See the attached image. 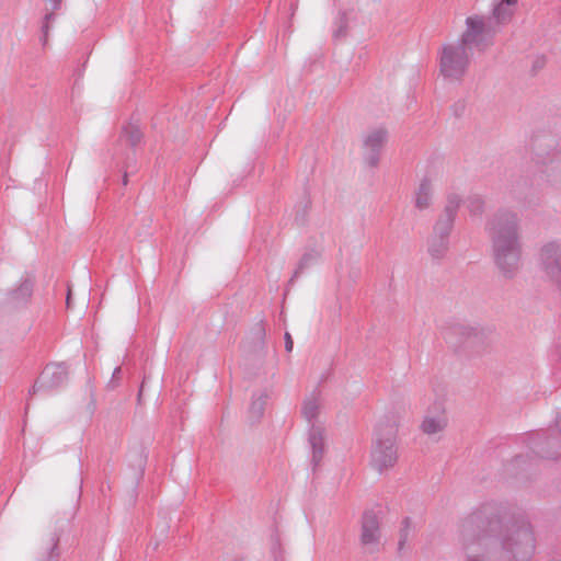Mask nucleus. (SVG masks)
Segmentation results:
<instances>
[{"label":"nucleus","mask_w":561,"mask_h":561,"mask_svg":"<svg viewBox=\"0 0 561 561\" xmlns=\"http://www.w3.org/2000/svg\"><path fill=\"white\" fill-rule=\"evenodd\" d=\"M501 522L486 519L482 512L466 517L460 525V542L467 561H528L535 552L529 523L516 520L500 534Z\"/></svg>","instance_id":"nucleus-1"},{"label":"nucleus","mask_w":561,"mask_h":561,"mask_svg":"<svg viewBox=\"0 0 561 561\" xmlns=\"http://www.w3.org/2000/svg\"><path fill=\"white\" fill-rule=\"evenodd\" d=\"M519 220L517 213L500 209L486 224L495 265L508 278H512L522 265Z\"/></svg>","instance_id":"nucleus-2"},{"label":"nucleus","mask_w":561,"mask_h":561,"mask_svg":"<svg viewBox=\"0 0 561 561\" xmlns=\"http://www.w3.org/2000/svg\"><path fill=\"white\" fill-rule=\"evenodd\" d=\"M397 426L379 424L371 450V466L380 473L391 469L398 461Z\"/></svg>","instance_id":"nucleus-3"},{"label":"nucleus","mask_w":561,"mask_h":561,"mask_svg":"<svg viewBox=\"0 0 561 561\" xmlns=\"http://www.w3.org/2000/svg\"><path fill=\"white\" fill-rule=\"evenodd\" d=\"M471 56V47H466L459 42L444 45L439 57L440 73L448 79H461L467 72Z\"/></svg>","instance_id":"nucleus-4"},{"label":"nucleus","mask_w":561,"mask_h":561,"mask_svg":"<svg viewBox=\"0 0 561 561\" xmlns=\"http://www.w3.org/2000/svg\"><path fill=\"white\" fill-rule=\"evenodd\" d=\"M67 381L68 367L64 363L48 364L30 390V394H35L37 391L57 390L65 386Z\"/></svg>","instance_id":"nucleus-5"},{"label":"nucleus","mask_w":561,"mask_h":561,"mask_svg":"<svg viewBox=\"0 0 561 561\" xmlns=\"http://www.w3.org/2000/svg\"><path fill=\"white\" fill-rule=\"evenodd\" d=\"M485 332L482 328L463 323L453 324L447 333V342L466 347H474L483 343Z\"/></svg>","instance_id":"nucleus-6"},{"label":"nucleus","mask_w":561,"mask_h":561,"mask_svg":"<svg viewBox=\"0 0 561 561\" xmlns=\"http://www.w3.org/2000/svg\"><path fill=\"white\" fill-rule=\"evenodd\" d=\"M488 35L489 31L482 16H468L466 19V31L458 42L466 47L474 45L484 49L490 44L486 41Z\"/></svg>","instance_id":"nucleus-7"},{"label":"nucleus","mask_w":561,"mask_h":561,"mask_svg":"<svg viewBox=\"0 0 561 561\" xmlns=\"http://www.w3.org/2000/svg\"><path fill=\"white\" fill-rule=\"evenodd\" d=\"M460 203L461 199L458 195H448L444 210L434 226L433 234H439L440 237L449 238Z\"/></svg>","instance_id":"nucleus-8"},{"label":"nucleus","mask_w":561,"mask_h":561,"mask_svg":"<svg viewBox=\"0 0 561 561\" xmlns=\"http://www.w3.org/2000/svg\"><path fill=\"white\" fill-rule=\"evenodd\" d=\"M541 263L547 275L561 288V248L549 242L541 249Z\"/></svg>","instance_id":"nucleus-9"},{"label":"nucleus","mask_w":561,"mask_h":561,"mask_svg":"<svg viewBox=\"0 0 561 561\" xmlns=\"http://www.w3.org/2000/svg\"><path fill=\"white\" fill-rule=\"evenodd\" d=\"M388 131L385 128H376L364 138V157L369 167H377L379 154L387 142Z\"/></svg>","instance_id":"nucleus-10"},{"label":"nucleus","mask_w":561,"mask_h":561,"mask_svg":"<svg viewBox=\"0 0 561 561\" xmlns=\"http://www.w3.org/2000/svg\"><path fill=\"white\" fill-rule=\"evenodd\" d=\"M380 539L379 519L376 513L367 511L362 518L360 542L369 551H374Z\"/></svg>","instance_id":"nucleus-11"},{"label":"nucleus","mask_w":561,"mask_h":561,"mask_svg":"<svg viewBox=\"0 0 561 561\" xmlns=\"http://www.w3.org/2000/svg\"><path fill=\"white\" fill-rule=\"evenodd\" d=\"M60 538L56 533L43 538L34 552L32 561H60Z\"/></svg>","instance_id":"nucleus-12"},{"label":"nucleus","mask_w":561,"mask_h":561,"mask_svg":"<svg viewBox=\"0 0 561 561\" xmlns=\"http://www.w3.org/2000/svg\"><path fill=\"white\" fill-rule=\"evenodd\" d=\"M309 444L312 449V463L318 466L324 453L323 428L320 425H312L309 433Z\"/></svg>","instance_id":"nucleus-13"},{"label":"nucleus","mask_w":561,"mask_h":561,"mask_svg":"<svg viewBox=\"0 0 561 561\" xmlns=\"http://www.w3.org/2000/svg\"><path fill=\"white\" fill-rule=\"evenodd\" d=\"M433 188L427 178H424L415 192V207L419 210L427 209L432 203Z\"/></svg>","instance_id":"nucleus-14"},{"label":"nucleus","mask_w":561,"mask_h":561,"mask_svg":"<svg viewBox=\"0 0 561 561\" xmlns=\"http://www.w3.org/2000/svg\"><path fill=\"white\" fill-rule=\"evenodd\" d=\"M447 426V420L444 415L425 416L421 423V430L426 435H435L443 432Z\"/></svg>","instance_id":"nucleus-15"},{"label":"nucleus","mask_w":561,"mask_h":561,"mask_svg":"<svg viewBox=\"0 0 561 561\" xmlns=\"http://www.w3.org/2000/svg\"><path fill=\"white\" fill-rule=\"evenodd\" d=\"M449 239L433 234L428 239V253L433 259H442L448 251Z\"/></svg>","instance_id":"nucleus-16"},{"label":"nucleus","mask_w":561,"mask_h":561,"mask_svg":"<svg viewBox=\"0 0 561 561\" xmlns=\"http://www.w3.org/2000/svg\"><path fill=\"white\" fill-rule=\"evenodd\" d=\"M517 0H502L493 10L494 18L500 23L507 22L514 14Z\"/></svg>","instance_id":"nucleus-17"},{"label":"nucleus","mask_w":561,"mask_h":561,"mask_svg":"<svg viewBox=\"0 0 561 561\" xmlns=\"http://www.w3.org/2000/svg\"><path fill=\"white\" fill-rule=\"evenodd\" d=\"M142 138V133L138 126L129 124L123 128L119 140L122 144L130 147L137 146Z\"/></svg>","instance_id":"nucleus-18"},{"label":"nucleus","mask_w":561,"mask_h":561,"mask_svg":"<svg viewBox=\"0 0 561 561\" xmlns=\"http://www.w3.org/2000/svg\"><path fill=\"white\" fill-rule=\"evenodd\" d=\"M265 343V329L262 323H256L247 337L249 348L261 350Z\"/></svg>","instance_id":"nucleus-19"},{"label":"nucleus","mask_w":561,"mask_h":561,"mask_svg":"<svg viewBox=\"0 0 561 561\" xmlns=\"http://www.w3.org/2000/svg\"><path fill=\"white\" fill-rule=\"evenodd\" d=\"M320 411V404L314 397L307 398L302 404V415L308 422L314 420Z\"/></svg>","instance_id":"nucleus-20"},{"label":"nucleus","mask_w":561,"mask_h":561,"mask_svg":"<svg viewBox=\"0 0 561 561\" xmlns=\"http://www.w3.org/2000/svg\"><path fill=\"white\" fill-rule=\"evenodd\" d=\"M314 260H316L314 254H312V253L304 254L297 265V268L295 270V272L290 278V283H293L294 279L297 278L307 267H309L313 263Z\"/></svg>","instance_id":"nucleus-21"},{"label":"nucleus","mask_w":561,"mask_h":561,"mask_svg":"<svg viewBox=\"0 0 561 561\" xmlns=\"http://www.w3.org/2000/svg\"><path fill=\"white\" fill-rule=\"evenodd\" d=\"M266 402V394H260L257 398H254L250 405V413L253 417L260 419L264 412V405Z\"/></svg>","instance_id":"nucleus-22"},{"label":"nucleus","mask_w":561,"mask_h":561,"mask_svg":"<svg viewBox=\"0 0 561 561\" xmlns=\"http://www.w3.org/2000/svg\"><path fill=\"white\" fill-rule=\"evenodd\" d=\"M468 209L472 215H481L484 210V202L480 196H472L468 201Z\"/></svg>","instance_id":"nucleus-23"},{"label":"nucleus","mask_w":561,"mask_h":561,"mask_svg":"<svg viewBox=\"0 0 561 561\" xmlns=\"http://www.w3.org/2000/svg\"><path fill=\"white\" fill-rule=\"evenodd\" d=\"M411 523L409 518H405L403 520V527L400 530V539H399V550L401 551L404 547V545L408 541L409 534H410Z\"/></svg>","instance_id":"nucleus-24"},{"label":"nucleus","mask_w":561,"mask_h":561,"mask_svg":"<svg viewBox=\"0 0 561 561\" xmlns=\"http://www.w3.org/2000/svg\"><path fill=\"white\" fill-rule=\"evenodd\" d=\"M55 19L54 12L46 13L44 16L43 25H42V33L44 35H48L49 33V22Z\"/></svg>","instance_id":"nucleus-25"},{"label":"nucleus","mask_w":561,"mask_h":561,"mask_svg":"<svg viewBox=\"0 0 561 561\" xmlns=\"http://www.w3.org/2000/svg\"><path fill=\"white\" fill-rule=\"evenodd\" d=\"M19 293H21L23 296H30L31 295V291H32V286L28 282H24L19 290Z\"/></svg>","instance_id":"nucleus-26"},{"label":"nucleus","mask_w":561,"mask_h":561,"mask_svg":"<svg viewBox=\"0 0 561 561\" xmlns=\"http://www.w3.org/2000/svg\"><path fill=\"white\" fill-rule=\"evenodd\" d=\"M285 348L287 352H291L294 347V342L289 333H285Z\"/></svg>","instance_id":"nucleus-27"},{"label":"nucleus","mask_w":561,"mask_h":561,"mask_svg":"<svg viewBox=\"0 0 561 561\" xmlns=\"http://www.w3.org/2000/svg\"><path fill=\"white\" fill-rule=\"evenodd\" d=\"M49 1L53 4V7H51L53 11L58 10L60 8L61 0H49Z\"/></svg>","instance_id":"nucleus-28"},{"label":"nucleus","mask_w":561,"mask_h":561,"mask_svg":"<svg viewBox=\"0 0 561 561\" xmlns=\"http://www.w3.org/2000/svg\"><path fill=\"white\" fill-rule=\"evenodd\" d=\"M559 456H561V453H547L546 454V457H548V458H558Z\"/></svg>","instance_id":"nucleus-29"},{"label":"nucleus","mask_w":561,"mask_h":561,"mask_svg":"<svg viewBox=\"0 0 561 561\" xmlns=\"http://www.w3.org/2000/svg\"><path fill=\"white\" fill-rule=\"evenodd\" d=\"M41 41H42V44L45 46L47 44V42H48V35H44L43 34Z\"/></svg>","instance_id":"nucleus-30"},{"label":"nucleus","mask_w":561,"mask_h":561,"mask_svg":"<svg viewBox=\"0 0 561 561\" xmlns=\"http://www.w3.org/2000/svg\"><path fill=\"white\" fill-rule=\"evenodd\" d=\"M122 369L121 367H116L113 371V377H117L121 374Z\"/></svg>","instance_id":"nucleus-31"},{"label":"nucleus","mask_w":561,"mask_h":561,"mask_svg":"<svg viewBox=\"0 0 561 561\" xmlns=\"http://www.w3.org/2000/svg\"><path fill=\"white\" fill-rule=\"evenodd\" d=\"M556 422H557V426H558V428H559V431L561 433V414L557 417Z\"/></svg>","instance_id":"nucleus-32"},{"label":"nucleus","mask_w":561,"mask_h":561,"mask_svg":"<svg viewBox=\"0 0 561 561\" xmlns=\"http://www.w3.org/2000/svg\"><path fill=\"white\" fill-rule=\"evenodd\" d=\"M70 295H71V291H70V289H68V295H67V306L68 307L70 306V301H71Z\"/></svg>","instance_id":"nucleus-33"}]
</instances>
